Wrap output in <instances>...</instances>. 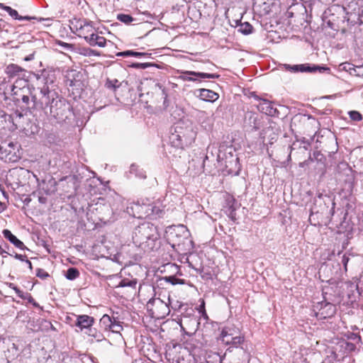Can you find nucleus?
Returning <instances> with one entry per match:
<instances>
[{
	"instance_id": "f257e3e1",
	"label": "nucleus",
	"mask_w": 363,
	"mask_h": 363,
	"mask_svg": "<svg viewBox=\"0 0 363 363\" xmlns=\"http://www.w3.org/2000/svg\"><path fill=\"white\" fill-rule=\"evenodd\" d=\"M42 79L44 85L39 88L40 94V102H42V108L50 106V114L59 121H64L68 118L70 113L71 106L66 99L61 97L57 92L50 89L53 80L49 81V74L43 71L38 78Z\"/></svg>"
},
{
	"instance_id": "f03ea898",
	"label": "nucleus",
	"mask_w": 363,
	"mask_h": 363,
	"mask_svg": "<svg viewBox=\"0 0 363 363\" xmlns=\"http://www.w3.org/2000/svg\"><path fill=\"white\" fill-rule=\"evenodd\" d=\"M335 197L333 195L319 194L313 199L310 208L309 222L311 225H328L335 213Z\"/></svg>"
},
{
	"instance_id": "7ed1b4c3",
	"label": "nucleus",
	"mask_w": 363,
	"mask_h": 363,
	"mask_svg": "<svg viewBox=\"0 0 363 363\" xmlns=\"http://www.w3.org/2000/svg\"><path fill=\"white\" fill-rule=\"evenodd\" d=\"M160 235L155 225L150 223H143L137 226L133 233V242L144 251L152 250Z\"/></svg>"
},
{
	"instance_id": "20e7f679",
	"label": "nucleus",
	"mask_w": 363,
	"mask_h": 363,
	"mask_svg": "<svg viewBox=\"0 0 363 363\" xmlns=\"http://www.w3.org/2000/svg\"><path fill=\"white\" fill-rule=\"evenodd\" d=\"M167 240L172 247L179 252L189 250L194 247L190 232L184 225L170 227L167 232Z\"/></svg>"
},
{
	"instance_id": "39448f33",
	"label": "nucleus",
	"mask_w": 363,
	"mask_h": 363,
	"mask_svg": "<svg viewBox=\"0 0 363 363\" xmlns=\"http://www.w3.org/2000/svg\"><path fill=\"white\" fill-rule=\"evenodd\" d=\"M32 89L34 88L28 87L11 91L13 101L18 104L22 103L21 107L30 111L42 108L40 95L38 97L37 95L33 94Z\"/></svg>"
},
{
	"instance_id": "423d86ee",
	"label": "nucleus",
	"mask_w": 363,
	"mask_h": 363,
	"mask_svg": "<svg viewBox=\"0 0 363 363\" xmlns=\"http://www.w3.org/2000/svg\"><path fill=\"white\" fill-rule=\"evenodd\" d=\"M196 133L191 127H186L184 129L177 125L175 132L170 136V141L173 146L183 149L184 147L190 145L195 139Z\"/></svg>"
},
{
	"instance_id": "0eeeda50",
	"label": "nucleus",
	"mask_w": 363,
	"mask_h": 363,
	"mask_svg": "<svg viewBox=\"0 0 363 363\" xmlns=\"http://www.w3.org/2000/svg\"><path fill=\"white\" fill-rule=\"evenodd\" d=\"M18 148L17 144L13 142L2 143L0 145V158L5 162H15L18 161L20 156L17 154Z\"/></svg>"
},
{
	"instance_id": "6e6552de",
	"label": "nucleus",
	"mask_w": 363,
	"mask_h": 363,
	"mask_svg": "<svg viewBox=\"0 0 363 363\" xmlns=\"http://www.w3.org/2000/svg\"><path fill=\"white\" fill-rule=\"evenodd\" d=\"M220 338L222 342L225 344H232L235 346L243 342V337L240 335L239 330L228 326L223 329Z\"/></svg>"
},
{
	"instance_id": "1a4fd4ad",
	"label": "nucleus",
	"mask_w": 363,
	"mask_h": 363,
	"mask_svg": "<svg viewBox=\"0 0 363 363\" xmlns=\"http://www.w3.org/2000/svg\"><path fill=\"white\" fill-rule=\"evenodd\" d=\"M261 125V120L257 113L252 111L245 113L243 126L247 131L257 130Z\"/></svg>"
},
{
	"instance_id": "9d476101",
	"label": "nucleus",
	"mask_w": 363,
	"mask_h": 363,
	"mask_svg": "<svg viewBox=\"0 0 363 363\" xmlns=\"http://www.w3.org/2000/svg\"><path fill=\"white\" fill-rule=\"evenodd\" d=\"M126 212L130 216L138 218H143L147 217V203H143L140 204L139 202L131 203L127 208Z\"/></svg>"
},
{
	"instance_id": "9b49d317",
	"label": "nucleus",
	"mask_w": 363,
	"mask_h": 363,
	"mask_svg": "<svg viewBox=\"0 0 363 363\" xmlns=\"http://www.w3.org/2000/svg\"><path fill=\"white\" fill-rule=\"evenodd\" d=\"M4 72L9 79H18L20 77H26V74H28L26 69L13 63L8 65Z\"/></svg>"
},
{
	"instance_id": "f8f14e48",
	"label": "nucleus",
	"mask_w": 363,
	"mask_h": 363,
	"mask_svg": "<svg viewBox=\"0 0 363 363\" xmlns=\"http://www.w3.org/2000/svg\"><path fill=\"white\" fill-rule=\"evenodd\" d=\"M254 97L259 101L256 106L259 111L268 116H272L275 115L277 113V109L274 108L271 101L267 99H261L257 95H255Z\"/></svg>"
},
{
	"instance_id": "ddd939ff",
	"label": "nucleus",
	"mask_w": 363,
	"mask_h": 363,
	"mask_svg": "<svg viewBox=\"0 0 363 363\" xmlns=\"http://www.w3.org/2000/svg\"><path fill=\"white\" fill-rule=\"evenodd\" d=\"M191 76L196 77L200 79H218L219 77V75L217 74H208L194 71H182L179 78L183 81L191 82Z\"/></svg>"
},
{
	"instance_id": "4468645a",
	"label": "nucleus",
	"mask_w": 363,
	"mask_h": 363,
	"mask_svg": "<svg viewBox=\"0 0 363 363\" xmlns=\"http://www.w3.org/2000/svg\"><path fill=\"white\" fill-rule=\"evenodd\" d=\"M225 166L228 174L232 175H238L240 171L239 159L233 155H230L229 158L226 157Z\"/></svg>"
},
{
	"instance_id": "2eb2a0df",
	"label": "nucleus",
	"mask_w": 363,
	"mask_h": 363,
	"mask_svg": "<svg viewBox=\"0 0 363 363\" xmlns=\"http://www.w3.org/2000/svg\"><path fill=\"white\" fill-rule=\"evenodd\" d=\"M94 323V318L88 315H80L77 316L75 321V325L82 331L86 330V331L93 325Z\"/></svg>"
},
{
	"instance_id": "dca6fc26",
	"label": "nucleus",
	"mask_w": 363,
	"mask_h": 363,
	"mask_svg": "<svg viewBox=\"0 0 363 363\" xmlns=\"http://www.w3.org/2000/svg\"><path fill=\"white\" fill-rule=\"evenodd\" d=\"M201 363H222L223 357L216 352H210L204 355H197Z\"/></svg>"
},
{
	"instance_id": "f3484780",
	"label": "nucleus",
	"mask_w": 363,
	"mask_h": 363,
	"mask_svg": "<svg viewBox=\"0 0 363 363\" xmlns=\"http://www.w3.org/2000/svg\"><path fill=\"white\" fill-rule=\"evenodd\" d=\"M330 69L326 66L320 65H311L308 64L300 65L299 72H315L323 73L325 72H330Z\"/></svg>"
},
{
	"instance_id": "a211bd4d",
	"label": "nucleus",
	"mask_w": 363,
	"mask_h": 363,
	"mask_svg": "<svg viewBox=\"0 0 363 363\" xmlns=\"http://www.w3.org/2000/svg\"><path fill=\"white\" fill-rule=\"evenodd\" d=\"M199 98L206 101L208 102H214L216 101L219 95L216 92L207 89H201L199 90Z\"/></svg>"
},
{
	"instance_id": "6ab92c4d",
	"label": "nucleus",
	"mask_w": 363,
	"mask_h": 363,
	"mask_svg": "<svg viewBox=\"0 0 363 363\" xmlns=\"http://www.w3.org/2000/svg\"><path fill=\"white\" fill-rule=\"evenodd\" d=\"M2 233L4 238L9 240L15 247L21 250L26 249V247L23 242L18 240L14 235H13L9 230L5 229Z\"/></svg>"
},
{
	"instance_id": "aec40b11",
	"label": "nucleus",
	"mask_w": 363,
	"mask_h": 363,
	"mask_svg": "<svg viewBox=\"0 0 363 363\" xmlns=\"http://www.w3.org/2000/svg\"><path fill=\"white\" fill-rule=\"evenodd\" d=\"M177 346L174 345L166 350L164 356L169 363H180V357L177 354Z\"/></svg>"
},
{
	"instance_id": "412c9836",
	"label": "nucleus",
	"mask_w": 363,
	"mask_h": 363,
	"mask_svg": "<svg viewBox=\"0 0 363 363\" xmlns=\"http://www.w3.org/2000/svg\"><path fill=\"white\" fill-rule=\"evenodd\" d=\"M30 87L29 84V82L28 80V76L20 77L18 79H16L13 82V84L11 86V91L16 90H21V89H26Z\"/></svg>"
},
{
	"instance_id": "4be33fe9",
	"label": "nucleus",
	"mask_w": 363,
	"mask_h": 363,
	"mask_svg": "<svg viewBox=\"0 0 363 363\" xmlns=\"http://www.w3.org/2000/svg\"><path fill=\"white\" fill-rule=\"evenodd\" d=\"M164 214V211L160 206L155 203H147V217L149 216H158L161 217Z\"/></svg>"
},
{
	"instance_id": "5701e85b",
	"label": "nucleus",
	"mask_w": 363,
	"mask_h": 363,
	"mask_svg": "<svg viewBox=\"0 0 363 363\" xmlns=\"http://www.w3.org/2000/svg\"><path fill=\"white\" fill-rule=\"evenodd\" d=\"M0 8L6 12L9 13V14L14 19L17 20H30L33 18H35L34 17H30V16H21L18 15V13L16 10L13 9L11 7L9 6H6L3 4H0Z\"/></svg>"
},
{
	"instance_id": "b1692460",
	"label": "nucleus",
	"mask_w": 363,
	"mask_h": 363,
	"mask_svg": "<svg viewBox=\"0 0 363 363\" xmlns=\"http://www.w3.org/2000/svg\"><path fill=\"white\" fill-rule=\"evenodd\" d=\"M137 285V280L136 279H121L119 283L115 286V288H123V287H128L133 291L135 290Z\"/></svg>"
},
{
	"instance_id": "393cba45",
	"label": "nucleus",
	"mask_w": 363,
	"mask_h": 363,
	"mask_svg": "<svg viewBox=\"0 0 363 363\" xmlns=\"http://www.w3.org/2000/svg\"><path fill=\"white\" fill-rule=\"evenodd\" d=\"M87 22L88 21L85 19L82 20L74 18L72 21H71L70 28L73 32L77 33L83 28V26L86 25Z\"/></svg>"
},
{
	"instance_id": "a878e982",
	"label": "nucleus",
	"mask_w": 363,
	"mask_h": 363,
	"mask_svg": "<svg viewBox=\"0 0 363 363\" xmlns=\"http://www.w3.org/2000/svg\"><path fill=\"white\" fill-rule=\"evenodd\" d=\"M94 28L91 25V22H87L86 25L78 32L77 34L79 37H82L85 39L86 36H89L90 33L94 32Z\"/></svg>"
},
{
	"instance_id": "bb28decb",
	"label": "nucleus",
	"mask_w": 363,
	"mask_h": 363,
	"mask_svg": "<svg viewBox=\"0 0 363 363\" xmlns=\"http://www.w3.org/2000/svg\"><path fill=\"white\" fill-rule=\"evenodd\" d=\"M335 311H336L335 306L332 303H327L325 304L324 307L322 308L321 314L322 315L325 314L324 315V318H325L326 316L330 317V316H333L335 313Z\"/></svg>"
},
{
	"instance_id": "cd10ccee",
	"label": "nucleus",
	"mask_w": 363,
	"mask_h": 363,
	"mask_svg": "<svg viewBox=\"0 0 363 363\" xmlns=\"http://www.w3.org/2000/svg\"><path fill=\"white\" fill-rule=\"evenodd\" d=\"M113 320L108 315H104L100 319V325L106 330H109L113 323Z\"/></svg>"
},
{
	"instance_id": "c85d7f7f",
	"label": "nucleus",
	"mask_w": 363,
	"mask_h": 363,
	"mask_svg": "<svg viewBox=\"0 0 363 363\" xmlns=\"http://www.w3.org/2000/svg\"><path fill=\"white\" fill-rule=\"evenodd\" d=\"M7 123H13L11 115H9L0 109V127H4Z\"/></svg>"
},
{
	"instance_id": "c756f323",
	"label": "nucleus",
	"mask_w": 363,
	"mask_h": 363,
	"mask_svg": "<svg viewBox=\"0 0 363 363\" xmlns=\"http://www.w3.org/2000/svg\"><path fill=\"white\" fill-rule=\"evenodd\" d=\"M116 55L119 56V57H139L147 55V54L145 53V52H135V51H133V50H126V51L118 52L116 54Z\"/></svg>"
},
{
	"instance_id": "7c9ffc66",
	"label": "nucleus",
	"mask_w": 363,
	"mask_h": 363,
	"mask_svg": "<svg viewBox=\"0 0 363 363\" xmlns=\"http://www.w3.org/2000/svg\"><path fill=\"white\" fill-rule=\"evenodd\" d=\"M86 334L90 337H94L96 341H101L104 339L103 334L97 331L96 329L93 328L92 326L87 331H86Z\"/></svg>"
},
{
	"instance_id": "2f4dec72",
	"label": "nucleus",
	"mask_w": 363,
	"mask_h": 363,
	"mask_svg": "<svg viewBox=\"0 0 363 363\" xmlns=\"http://www.w3.org/2000/svg\"><path fill=\"white\" fill-rule=\"evenodd\" d=\"M79 275V272L77 269L71 267L69 268L66 273V278L69 280H74L77 278Z\"/></svg>"
},
{
	"instance_id": "473e14b6",
	"label": "nucleus",
	"mask_w": 363,
	"mask_h": 363,
	"mask_svg": "<svg viewBox=\"0 0 363 363\" xmlns=\"http://www.w3.org/2000/svg\"><path fill=\"white\" fill-rule=\"evenodd\" d=\"M252 26L247 22L240 23L239 26L238 31L243 34H249L252 32Z\"/></svg>"
},
{
	"instance_id": "72a5a7b5",
	"label": "nucleus",
	"mask_w": 363,
	"mask_h": 363,
	"mask_svg": "<svg viewBox=\"0 0 363 363\" xmlns=\"http://www.w3.org/2000/svg\"><path fill=\"white\" fill-rule=\"evenodd\" d=\"M117 18L125 24H130L132 21H133V18L128 14H118Z\"/></svg>"
},
{
	"instance_id": "f704fd0d",
	"label": "nucleus",
	"mask_w": 363,
	"mask_h": 363,
	"mask_svg": "<svg viewBox=\"0 0 363 363\" xmlns=\"http://www.w3.org/2000/svg\"><path fill=\"white\" fill-rule=\"evenodd\" d=\"M164 279L172 285L184 284V279H179L174 276L165 277Z\"/></svg>"
},
{
	"instance_id": "c9c22d12",
	"label": "nucleus",
	"mask_w": 363,
	"mask_h": 363,
	"mask_svg": "<svg viewBox=\"0 0 363 363\" xmlns=\"http://www.w3.org/2000/svg\"><path fill=\"white\" fill-rule=\"evenodd\" d=\"M152 66H154V64L149 63V62H145V63L135 62V63H132L130 65V67H133L135 69H145L147 67H152Z\"/></svg>"
},
{
	"instance_id": "e433bc0d",
	"label": "nucleus",
	"mask_w": 363,
	"mask_h": 363,
	"mask_svg": "<svg viewBox=\"0 0 363 363\" xmlns=\"http://www.w3.org/2000/svg\"><path fill=\"white\" fill-rule=\"evenodd\" d=\"M123 330V326L121 325L119 322H117L116 320H113L112 325L111 326V328L109 330H111L113 333H120L121 330Z\"/></svg>"
},
{
	"instance_id": "4c0bfd02",
	"label": "nucleus",
	"mask_w": 363,
	"mask_h": 363,
	"mask_svg": "<svg viewBox=\"0 0 363 363\" xmlns=\"http://www.w3.org/2000/svg\"><path fill=\"white\" fill-rule=\"evenodd\" d=\"M99 35L95 34L94 32L89 34V36L85 37L86 41L91 46H95V43L96 41V38H98Z\"/></svg>"
},
{
	"instance_id": "58836bf2",
	"label": "nucleus",
	"mask_w": 363,
	"mask_h": 363,
	"mask_svg": "<svg viewBox=\"0 0 363 363\" xmlns=\"http://www.w3.org/2000/svg\"><path fill=\"white\" fill-rule=\"evenodd\" d=\"M106 85L109 89H116L120 86L121 84L118 79H113V80L108 79L106 83Z\"/></svg>"
},
{
	"instance_id": "ea45409f",
	"label": "nucleus",
	"mask_w": 363,
	"mask_h": 363,
	"mask_svg": "<svg viewBox=\"0 0 363 363\" xmlns=\"http://www.w3.org/2000/svg\"><path fill=\"white\" fill-rule=\"evenodd\" d=\"M9 288L12 289L15 291L16 294L19 296L21 298H23L26 293H24L23 291L20 290L14 284L9 283Z\"/></svg>"
},
{
	"instance_id": "a19ab883",
	"label": "nucleus",
	"mask_w": 363,
	"mask_h": 363,
	"mask_svg": "<svg viewBox=\"0 0 363 363\" xmlns=\"http://www.w3.org/2000/svg\"><path fill=\"white\" fill-rule=\"evenodd\" d=\"M9 288L12 289L15 291L16 294L19 296L21 298H23L26 293H24L23 291L20 290L14 284L9 283Z\"/></svg>"
},
{
	"instance_id": "79ce46f5",
	"label": "nucleus",
	"mask_w": 363,
	"mask_h": 363,
	"mask_svg": "<svg viewBox=\"0 0 363 363\" xmlns=\"http://www.w3.org/2000/svg\"><path fill=\"white\" fill-rule=\"evenodd\" d=\"M9 288L12 289L15 291L16 294L19 296L21 298H23L26 293H24L23 291L20 290L14 284L9 283Z\"/></svg>"
},
{
	"instance_id": "37998d69",
	"label": "nucleus",
	"mask_w": 363,
	"mask_h": 363,
	"mask_svg": "<svg viewBox=\"0 0 363 363\" xmlns=\"http://www.w3.org/2000/svg\"><path fill=\"white\" fill-rule=\"evenodd\" d=\"M350 117L352 120L354 121H359L362 120V116L358 111H351L349 112Z\"/></svg>"
},
{
	"instance_id": "c03bdc74",
	"label": "nucleus",
	"mask_w": 363,
	"mask_h": 363,
	"mask_svg": "<svg viewBox=\"0 0 363 363\" xmlns=\"http://www.w3.org/2000/svg\"><path fill=\"white\" fill-rule=\"evenodd\" d=\"M106 44V39L104 37L99 35L98 38H96L95 46L98 45L99 47L104 48L105 47Z\"/></svg>"
},
{
	"instance_id": "a18cd8bd",
	"label": "nucleus",
	"mask_w": 363,
	"mask_h": 363,
	"mask_svg": "<svg viewBox=\"0 0 363 363\" xmlns=\"http://www.w3.org/2000/svg\"><path fill=\"white\" fill-rule=\"evenodd\" d=\"M285 69L288 71L292 72H298L300 65H284Z\"/></svg>"
},
{
	"instance_id": "49530a36",
	"label": "nucleus",
	"mask_w": 363,
	"mask_h": 363,
	"mask_svg": "<svg viewBox=\"0 0 363 363\" xmlns=\"http://www.w3.org/2000/svg\"><path fill=\"white\" fill-rule=\"evenodd\" d=\"M342 166L344 167V169L345 171V174L347 177V179H346V181L350 182L352 179V169L350 168H349L347 167V165L345 164H343Z\"/></svg>"
},
{
	"instance_id": "de8ad7c7",
	"label": "nucleus",
	"mask_w": 363,
	"mask_h": 363,
	"mask_svg": "<svg viewBox=\"0 0 363 363\" xmlns=\"http://www.w3.org/2000/svg\"><path fill=\"white\" fill-rule=\"evenodd\" d=\"M36 276L40 279H45L49 277V274L44 269H38Z\"/></svg>"
},
{
	"instance_id": "09e8293b",
	"label": "nucleus",
	"mask_w": 363,
	"mask_h": 363,
	"mask_svg": "<svg viewBox=\"0 0 363 363\" xmlns=\"http://www.w3.org/2000/svg\"><path fill=\"white\" fill-rule=\"evenodd\" d=\"M4 342L3 341V340L0 337V350H2L4 349ZM5 362V359H4V354L2 353L1 351H0V363H4Z\"/></svg>"
},
{
	"instance_id": "8fccbe9b",
	"label": "nucleus",
	"mask_w": 363,
	"mask_h": 363,
	"mask_svg": "<svg viewBox=\"0 0 363 363\" xmlns=\"http://www.w3.org/2000/svg\"><path fill=\"white\" fill-rule=\"evenodd\" d=\"M350 260V257L347 255H343L342 257V264L344 266L345 270L347 271V263Z\"/></svg>"
},
{
	"instance_id": "3c124183",
	"label": "nucleus",
	"mask_w": 363,
	"mask_h": 363,
	"mask_svg": "<svg viewBox=\"0 0 363 363\" xmlns=\"http://www.w3.org/2000/svg\"><path fill=\"white\" fill-rule=\"evenodd\" d=\"M23 299L27 300L30 303H34L35 301L31 295L28 293H26V295Z\"/></svg>"
},
{
	"instance_id": "603ef678",
	"label": "nucleus",
	"mask_w": 363,
	"mask_h": 363,
	"mask_svg": "<svg viewBox=\"0 0 363 363\" xmlns=\"http://www.w3.org/2000/svg\"><path fill=\"white\" fill-rule=\"evenodd\" d=\"M14 257L17 259H19L22 262H25L26 260V255H19V254H17L16 253L15 255H14Z\"/></svg>"
},
{
	"instance_id": "864d4df0",
	"label": "nucleus",
	"mask_w": 363,
	"mask_h": 363,
	"mask_svg": "<svg viewBox=\"0 0 363 363\" xmlns=\"http://www.w3.org/2000/svg\"><path fill=\"white\" fill-rule=\"evenodd\" d=\"M356 349V346L353 343H347L346 350L353 351Z\"/></svg>"
},
{
	"instance_id": "5fc2aeb1",
	"label": "nucleus",
	"mask_w": 363,
	"mask_h": 363,
	"mask_svg": "<svg viewBox=\"0 0 363 363\" xmlns=\"http://www.w3.org/2000/svg\"><path fill=\"white\" fill-rule=\"evenodd\" d=\"M34 59V53H31L27 56H26L24 58H23V60L26 61V62H29V61H31Z\"/></svg>"
},
{
	"instance_id": "6e6d98bb",
	"label": "nucleus",
	"mask_w": 363,
	"mask_h": 363,
	"mask_svg": "<svg viewBox=\"0 0 363 363\" xmlns=\"http://www.w3.org/2000/svg\"><path fill=\"white\" fill-rule=\"evenodd\" d=\"M85 55L91 56V55H96V52L91 49L86 50V52L84 53Z\"/></svg>"
},
{
	"instance_id": "4d7b16f0",
	"label": "nucleus",
	"mask_w": 363,
	"mask_h": 363,
	"mask_svg": "<svg viewBox=\"0 0 363 363\" xmlns=\"http://www.w3.org/2000/svg\"><path fill=\"white\" fill-rule=\"evenodd\" d=\"M192 355H193V357H194V363H201V362H199V358L197 357V354H196V352H194V353H193V354H192Z\"/></svg>"
},
{
	"instance_id": "13d9d810",
	"label": "nucleus",
	"mask_w": 363,
	"mask_h": 363,
	"mask_svg": "<svg viewBox=\"0 0 363 363\" xmlns=\"http://www.w3.org/2000/svg\"><path fill=\"white\" fill-rule=\"evenodd\" d=\"M353 340L354 341H357V342H359L360 340H361V337L359 335H353V337H352Z\"/></svg>"
},
{
	"instance_id": "bf43d9fd",
	"label": "nucleus",
	"mask_w": 363,
	"mask_h": 363,
	"mask_svg": "<svg viewBox=\"0 0 363 363\" xmlns=\"http://www.w3.org/2000/svg\"><path fill=\"white\" fill-rule=\"evenodd\" d=\"M25 262L28 264V267H29V269H32L33 267H32V263L30 262V261H29L28 259H26V260Z\"/></svg>"
},
{
	"instance_id": "052dcab7",
	"label": "nucleus",
	"mask_w": 363,
	"mask_h": 363,
	"mask_svg": "<svg viewBox=\"0 0 363 363\" xmlns=\"http://www.w3.org/2000/svg\"><path fill=\"white\" fill-rule=\"evenodd\" d=\"M0 254L1 255H3V254H6V255H10L9 252H7L5 250H4L1 246L0 245Z\"/></svg>"
},
{
	"instance_id": "680f3d73",
	"label": "nucleus",
	"mask_w": 363,
	"mask_h": 363,
	"mask_svg": "<svg viewBox=\"0 0 363 363\" xmlns=\"http://www.w3.org/2000/svg\"><path fill=\"white\" fill-rule=\"evenodd\" d=\"M62 46H64V47H67V48H70V47H71V45H69V44H68V43H64L62 44Z\"/></svg>"
},
{
	"instance_id": "e2e57ef3",
	"label": "nucleus",
	"mask_w": 363,
	"mask_h": 363,
	"mask_svg": "<svg viewBox=\"0 0 363 363\" xmlns=\"http://www.w3.org/2000/svg\"><path fill=\"white\" fill-rule=\"evenodd\" d=\"M194 76H191V81L192 82H196V81H199L197 78H196V77H193Z\"/></svg>"
},
{
	"instance_id": "0e129e2a",
	"label": "nucleus",
	"mask_w": 363,
	"mask_h": 363,
	"mask_svg": "<svg viewBox=\"0 0 363 363\" xmlns=\"http://www.w3.org/2000/svg\"><path fill=\"white\" fill-rule=\"evenodd\" d=\"M32 304L35 306V307H38V304L34 301V303H32Z\"/></svg>"
},
{
	"instance_id": "69168bd1",
	"label": "nucleus",
	"mask_w": 363,
	"mask_h": 363,
	"mask_svg": "<svg viewBox=\"0 0 363 363\" xmlns=\"http://www.w3.org/2000/svg\"><path fill=\"white\" fill-rule=\"evenodd\" d=\"M32 304L35 306V307H38V304L34 301V303H32Z\"/></svg>"
},
{
	"instance_id": "338daca9",
	"label": "nucleus",
	"mask_w": 363,
	"mask_h": 363,
	"mask_svg": "<svg viewBox=\"0 0 363 363\" xmlns=\"http://www.w3.org/2000/svg\"><path fill=\"white\" fill-rule=\"evenodd\" d=\"M140 177H142V178H145L146 177V176L144 174H141L140 175Z\"/></svg>"
},
{
	"instance_id": "774afa93",
	"label": "nucleus",
	"mask_w": 363,
	"mask_h": 363,
	"mask_svg": "<svg viewBox=\"0 0 363 363\" xmlns=\"http://www.w3.org/2000/svg\"><path fill=\"white\" fill-rule=\"evenodd\" d=\"M4 101L8 100V97L5 94L4 95Z\"/></svg>"
}]
</instances>
